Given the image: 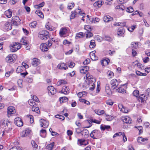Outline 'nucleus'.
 Here are the masks:
<instances>
[{"instance_id":"1","label":"nucleus","mask_w":150,"mask_h":150,"mask_svg":"<svg viewBox=\"0 0 150 150\" xmlns=\"http://www.w3.org/2000/svg\"><path fill=\"white\" fill-rule=\"evenodd\" d=\"M1 127L4 128V131H3L4 134L5 133H8L11 130V123L8 120H2L1 122Z\"/></svg>"},{"instance_id":"2","label":"nucleus","mask_w":150,"mask_h":150,"mask_svg":"<svg viewBox=\"0 0 150 150\" xmlns=\"http://www.w3.org/2000/svg\"><path fill=\"white\" fill-rule=\"evenodd\" d=\"M49 33L48 31L45 30H43L40 31L38 33L39 38L42 40H46L49 37Z\"/></svg>"},{"instance_id":"3","label":"nucleus","mask_w":150,"mask_h":150,"mask_svg":"<svg viewBox=\"0 0 150 150\" xmlns=\"http://www.w3.org/2000/svg\"><path fill=\"white\" fill-rule=\"evenodd\" d=\"M10 50L11 52H14L20 49L21 46L20 43L13 42L9 46Z\"/></svg>"},{"instance_id":"4","label":"nucleus","mask_w":150,"mask_h":150,"mask_svg":"<svg viewBox=\"0 0 150 150\" xmlns=\"http://www.w3.org/2000/svg\"><path fill=\"white\" fill-rule=\"evenodd\" d=\"M69 29L66 27L62 28L59 32V35L61 37H65L68 35Z\"/></svg>"},{"instance_id":"5","label":"nucleus","mask_w":150,"mask_h":150,"mask_svg":"<svg viewBox=\"0 0 150 150\" xmlns=\"http://www.w3.org/2000/svg\"><path fill=\"white\" fill-rule=\"evenodd\" d=\"M77 13L79 14L81 16H83L85 15V13H82L81 11H80L79 9L76 10L74 11L71 12V15L70 16V19H73L74 18L76 17V14Z\"/></svg>"},{"instance_id":"6","label":"nucleus","mask_w":150,"mask_h":150,"mask_svg":"<svg viewBox=\"0 0 150 150\" xmlns=\"http://www.w3.org/2000/svg\"><path fill=\"white\" fill-rule=\"evenodd\" d=\"M16 56L15 54H11L8 55L6 58V62L8 63H11L15 59V57Z\"/></svg>"},{"instance_id":"7","label":"nucleus","mask_w":150,"mask_h":150,"mask_svg":"<svg viewBox=\"0 0 150 150\" xmlns=\"http://www.w3.org/2000/svg\"><path fill=\"white\" fill-rule=\"evenodd\" d=\"M14 123L18 126L20 127L23 125V122L21 118L17 117L14 119Z\"/></svg>"},{"instance_id":"8","label":"nucleus","mask_w":150,"mask_h":150,"mask_svg":"<svg viewBox=\"0 0 150 150\" xmlns=\"http://www.w3.org/2000/svg\"><path fill=\"white\" fill-rule=\"evenodd\" d=\"M40 122L41 126L44 128H47L49 124L48 122L44 119H40Z\"/></svg>"},{"instance_id":"9","label":"nucleus","mask_w":150,"mask_h":150,"mask_svg":"<svg viewBox=\"0 0 150 150\" xmlns=\"http://www.w3.org/2000/svg\"><path fill=\"white\" fill-rule=\"evenodd\" d=\"M49 93H50L52 95H54L56 93V89H55L52 86H49L47 88Z\"/></svg>"},{"instance_id":"10","label":"nucleus","mask_w":150,"mask_h":150,"mask_svg":"<svg viewBox=\"0 0 150 150\" xmlns=\"http://www.w3.org/2000/svg\"><path fill=\"white\" fill-rule=\"evenodd\" d=\"M93 80L92 81H91V82H89V90L91 91H93L95 88V83L96 81V78H93L92 79Z\"/></svg>"},{"instance_id":"11","label":"nucleus","mask_w":150,"mask_h":150,"mask_svg":"<svg viewBox=\"0 0 150 150\" xmlns=\"http://www.w3.org/2000/svg\"><path fill=\"white\" fill-rule=\"evenodd\" d=\"M21 20L19 17L17 16H15L13 17V19L12 20V22L13 23L16 25H17L19 23Z\"/></svg>"},{"instance_id":"12","label":"nucleus","mask_w":150,"mask_h":150,"mask_svg":"<svg viewBox=\"0 0 150 150\" xmlns=\"http://www.w3.org/2000/svg\"><path fill=\"white\" fill-rule=\"evenodd\" d=\"M16 110L14 107L13 106H10L8 107L7 113L8 114H11L15 113Z\"/></svg>"},{"instance_id":"13","label":"nucleus","mask_w":150,"mask_h":150,"mask_svg":"<svg viewBox=\"0 0 150 150\" xmlns=\"http://www.w3.org/2000/svg\"><path fill=\"white\" fill-rule=\"evenodd\" d=\"M110 83L112 86V88L113 89L115 88L118 85V81L115 79L112 80L110 81Z\"/></svg>"},{"instance_id":"14","label":"nucleus","mask_w":150,"mask_h":150,"mask_svg":"<svg viewBox=\"0 0 150 150\" xmlns=\"http://www.w3.org/2000/svg\"><path fill=\"white\" fill-rule=\"evenodd\" d=\"M47 44L45 43H42L40 46V48L43 52L47 51L48 50V47L47 46Z\"/></svg>"},{"instance_id":"15","label":"nucleus","mask_w":150,"mask_h":150,"mask_svg":"<svg viewBox=\"0 0 150 150\" xmlns=\"http://www.w3.org/2000/svg\"><path fill=\"white\" fill-rule=\"evenodd\" d=\"M57 67L60 69H64L65 70L67 69L68 68V67L66 64L64 63H60L59 64Z\"/></svg>"},{"instance_id":"16","label":"nucleus","mask_w":150,"mask_h":150,"mask_svg":"<svg viewBox=\"0 0 150 150\" xmlns=\"http://www.w3.org/2000/svg\"><path fill=\"white\" fill-rule=\"evenodd\" d=\"M125 32V30L123 27H120L118 29L117 35L120 36H122Z\"/></svg>"},{"instance_id":"17","label":"nucleus","mask_w":150,"mask_h":150,"mask_svg":"<svg viewBox=\"0 0 150 150\" xmlns=\"http://www.w3.org/2000/svg\"><path fill=\"white\" fill-rule=\"evenodd\" d=\"M59 93L66 94L69 93V88L67 87L64 86L63 87L62 90L59 91Z\"/></svg>"},{"instance_id":"18","label":"nucleus","mask_w":150,"mask_h":150,"mask_svg":"<svg viewBox=\"0 0 150 150\" xmlns=\"http://www.w3.org/2000/svg\"><path fill=\"white\" fill-rule=\"evenodd\" d=\"M89 69V67L87 66L81 67L80 68V72L82 74H86Z\"/></svg>"},{"instance_id":"19","label":"nucleus","mask_w":150,"mask_h":150,"mask_svg":"<svg viewBox=\"0 0 150 150\" xmlns=\"http://www.w3.org/2000/svg\"><path fill=\"white\" fill-rule=\"evenodd\" d=\"M122 120L124 122L126 123H132V120L131 118L128 116H126L123 117Z\"/></svg>"},{"instance_id":"20","label":"nucleus","mask_w":150,"mask_h":150,"mask_svg":"<svg viewBox=\"0 0 150 150\" xmlns=\"http://www.w3.org/2000/svg\"><path fill=\"white\" fill-rule=\"evenodd\" d=\"M45 26L47 29L51 31L55 29V28L52 26L49 22L46 23Z\"/></svg>"},{"instance_id":"21","label":"nucleus","mask_w":150,"mask_h":150,"mask_svg":"<svg viewBox=\"0 0 150 150\" xmlns=\"http://www.w3.org/2000/svg\"><path fill=\"white\" fill-rule=\"evenodd\" d=\"M31 132V130L29 129H27L22 132L21 137H25L28 135Z\"/></svg>"},{"instance_id":"22","label":"nucleus","mask_w":150,"mask_h":150,"mask_svg":"<svg viewBox=\"0 0 150 150\" xmlns=\"http://www.w3.org/2000/svg\"><path fill=\"white\" fill-rule=\"evenodd\" d=\"M40 64V60L39 59L34 58L33 59L32 64L34 66H36Z\"/></svg>"},{"instance_id":"23","label":"nucleus","mask_w":150,"mask_h":150,"mask_svg":"<svg viewBox=\"0 0 150 150\" xmlns=\"http://www.w3.org/2000/svg\"><path fill=\"white\" fill-rule=\"evenodd\" d=\"M4 25L5 28L8 30H10L12 28L11 23L9 22H6Z\"/></svg>"},{"instance_id":"24","label":"nucleus","mask_w":150,"mask_h":150,"mask_svg":"<svg viewBox=\"0 0 150 150\" xmlns=\"http://www.w3.org/2000/svg\"><path fill=\"white\" fill-rule=\"evenodd\" d=\"M5 14L6 16L8 18H10L12 16V12L11 9H9L6 11L5 12Z\"/></svg>"},{"instance_id":"25","label":"nucleus","mask_w":150,"mask_h":150,"mask_svg":"<svg viewBox=\"0 0 150 150\" xmlns=\"http://www.w3.org/2000/svg\"><path fill=\"white\" fill-rule=\"evenodd\" d=\"M68 100V99L66 97H62L59 98V101L61 103L66 102Z\"/></svg>"},{"instance_id":"26","label":"nucleus","mask_w":150,"mask_h":150,"mask_svg":"<svg viewBox=\"0 0 150 150\" xmlns=\"http://www.w3.org/2000/svg\"><path fill=\"white\" fill-rule=\"evenodd\" d=\"M105 91L106 93L108 95L111 94V91L109 84H106L105 86Z\"/></svg>"},{"instance_id":"27","label":"nucleus","mask_w":150,"mask_h":150,"mask_svg":"<svg viewBox=\"0 0 150 150\" xmlns=\"http://www.w3.org/2000/svg\"><path fill=\"white\" fill-rule=\"evenodd\" d=\"M110 16L109 15L105 16L104 17L103 20L105 22H107L109 21H112L113 18L112 17L110 18Z\"/></svg>"},{"instance_id":"28","label":"nucleus","mask_w":150,"mask_h":150,"mask_svg":"<svg viewBox=\"0 0 150 150\" xmlns=\"http://www.w3.org/2000/svg\"><path fill=\"white\" fill-rule=\"evenodd\" d=\"M98 132V131L96 130H93L90 134L91 137L93 139H96V138L94 137V136L96 135L97 134Z\"/></svg>"},{"instance_id":"29","label":"nucleus","mask_w":150,"mask_h":150,"mask_svg":"<svg viewBox=\"0 0 150 150\" xmlns=\"http://www.w3.org/2000/svg\"><path fill=\"white\" fill-rule=\"evenodd\" d=\"M78 141L79 142L81 145H86L88 144V141L87 140H82L81 139H79Z\"/></svg>"},{"instance_id":"30","label":"nucleus","mask_w":150,"mask_h":150,"mask_svg":"<svg viewBox=\"0 0 150 150\" xmlns=\"http://www.w3.org/2000/svg\"><path fill=\"white\" fill-rule=\"evenodd\" d=\"M35 13L40 18H43L44 15L40 10L37 9L35 11Z\"/></svg>"},{"instance_id":"31","label":"nucleus","mask_w":150,"mask_h":150,"mask_svg":"<svg viewBox=\"0 0 150 150\" xmlns=\"http://www.w3.org/2000/svg\"><path fill=\"white\" fill-rule=\"evenodd\" d=\"M46 134V130L45 129H41L40 131V134L42 137H45Z\"/></svg>"},{"instance_id":"32","label":"nucleus","mask_w":150,"mask_h":150,"mask_svg":"<svg viewBox=\"0 0 150 150\" xmlns=\"http://www.w3.org/2000/svg\"><path fill=\"white\" fill-rule=\"evenodd\" d=\"M54 142H52V143L48 144L46 146V148L49 150H51L54 146Z\"/></svg>"},{"instance_id":"33","label":"nucleus","mask_w":150,"mask_h":150,"mask_svg":"<svg viewBox=\"0 0 150 150\" xmlns=\"http://www.w3.org/2000/svg\"><path fill=\"white\" fill-rule=\"evenodd\" d=\"M144 96V97L145 98L146 97V96L144 95V94L141 95L138 99V100L139 102H144V101L145 100V99H144V98H143L142 97V96Z\"/></svg>"},{"instance_id":"34","label":"nucleus","mask_w":150,"mask_h":150,"mask_svg":"<svg viewBox=\"0 0 150 150\" xmlns=\"http://www.w3.org/2000/svg\"><path fill=\"white\" fill-rule=\"evenodd\" d=\"M102 2L101 1H97L93 4V6H98V7H100L101 6L102 4Z\"/></svg>"},{"instance_id":"35","label":"nucleus","mask_w":150,"mask_h":150,"mask_svg":"<svg viewBox=\"0 0 150 150\" xmlns=\"http://www.w3.org/2000/svg\"><path fill=\"white\" fill-rule=\"evenodd\" d=\"M92 75H90L89 73H87L86 74V78L88 80L89 82H91L93 80L92 79L94 78H92Z\"/></svg>"},{"instance_id":"36","label":"nucleus","mask_w":150,"mask_h":150,"mask_svg":"<svg viewBox=\"0 0 150 150\" xmlns=\"http://www.w3.org/2000/svg\"><path fill=\"white\" fill-rule=\"evenodd\" d=\"M96 46L95 41L94 40H91L90 42V45L89 46V47L91 48H93Z\"/></svg>"},{"instance_id":"37","label":"nucleus","mask_w":150,"mask_h":150,"mask_svg":"<svg viewBox=\"0 0 150 150\" xmlns=\"http://www.w3.org/2000/svg\"><path fill=\"white\" fill-rule=\"evenodd\" d=\"M28 103L31 106H33V107H34L35 106H36V103L34 101V100H33L32 99L29 100H28Z\"/></svg>"},{"instance_id":"38","label":"nucleus","mask_w":150,"mask_h":150,"mask_svg":"<svg viewBox=\"0 0 150 150\" xmlns=\"http://www.w3.org/2000/svg\"><path fill=\"white\" fill-rule=\"evenodd\" d=\"M23 69V66H19L17 67L16 72L17 73H21Z\"/></svg>"},{"instance_id":"39","label":"nucleus","mask_w":150,"mask_h":150,"mask_svg":"<svg viewBox=\"0 0 150 150\" xmlns=\"http://www.w3.org/2000/svg\"><path fill=\"white\" fill-rule=\"evenodd\" d=\"M37 24V22L34 21L30 24L29 26L31 28H35L36 27Z\"/></svg>"},{"instance_id":"40","label":"nucleus","mask_w":150,"mask_h":150,"mask_svg":"<svg viewBox=\"0 0 150 150\" xmlns=\"http://www.w3.org/2000/svg\"><path fill=\"white\" fill-rule=\"evenodd\" d=\"M117 91L119 93H125L126 91L122 87H119L117 89Z\"/></svg>"},{"instance_id":"41","label":"nucleus","mask_w":150,"mask_h":150,"mask_svg":"<svg viewBox=\"0 0 150 150\" xmlns=\"http://www.w3.org/2000/svg\"><path fill=\"white\" fill-rule=\"evenodd\" d=\"M44 4L45 3L44 2L41 3L38 5L35 6V8H36L39 9L43 7L44 6Z\"/></svg>"},{"instance_id":"42","label":"nucleus","mask_w":150,"mask_h":150,"mask_svg":"<svg viewBox=\"0 0 150 150\" xmlns=\"http://www.w3.org/2000/svg\"><path fill=\"white\" fill-rule=\"evenodd\" d=\"M32 111L36 112L37 113H39L40 112V110L38 107H32L31 108Z\"/></svg>"},{"instance_id":"43","label":"nucleus","mask_w":150,"mask_h":150,"mask_svg":"<svg viewBox=\"0 0 150 150\" xmlns=\"http://www.w3.org/2000/svg\"><path fill=\"white\" fill-rule=\"evenodd\" d=\"M74 4L73 3H71L68 4L67 8L69 10L71 9L74 6Z\"/></svg>"},{"instance_id":"44","label":"nucleus","mask_w":150,"mask_h":150,"mask_svg":"<svg viewBox=\"0 0 150 150\" xmlns=\"http://www.w3.org/2000/svg\"><path fill=\"white\" fill-rule=\"evenodd\" d=\"M66 82L64 80H60V81H58L57 83V86H59L60 85H62V84H65V83Z\"/></svg>"},{"instance_id":"45","label":"nucleus","mask_w":150,"mask_h":150,"mask_svg":"<svg viewBox=\"0 0 150 150\" xmlns=\"http://www.w3.org/2000/svg\"><path fill=\"white\" fill-rule=\"evenodd\" d=\"M79 100L80 102L84 103L88 105H89L90 104V102L88 101L85 99H79Z\"/></svg>"},{"instance_id":"46","label":"nucleus","mask_w":150,"mask_h":150,"mask_svg":"<svg viewBox=\"0 0 150 150\" xmlns=\"http://www.w3.org/2000/svg\"><path fill=\"white\" fill-rule=\"evenodd\" d=\"M134 11L133 8L132 7H129L127 8L126 11L129 13H131L132 12Z\"/></svg>"},{"instance_id":"47","label":"nucleus","mask_w":150,"mask_h":150,"mask_svg":"<svg viewBox=\"0 0 150 150\" xmlns=\"http://www.w3.org/2000/svg\"><path fill=\"white\" fill-rule=\"evenodd\" d=\"M89 134L88 131L86 129H84L82 132V135L84 134V135L88 136Z\"/></svg>"},{"instance_id":"48","label":"nucleus","mask_w":150,"mask_h":150,"mask_svg":"<svg viewBox=\"0 0 150 150\" xmlns=\"http://www.w3.org/2000/svg\"><path fill=\"white\" fill-rule=\"evenodd\" d=\"M83 37V33L81 32L76 35V39H78V38H81Z\"/></svg>"},{"instance_id":"49","label":"nucleus","mask_w":150,"mask_h":150,"mask_svg":"<svg viewBox=\"0 0 150 150\" xmlns=\"http://www.w3.org/2000/svg\"><path fill=\"white\" fill-rule=\"evenodd\" d=\"M133 94L136 97H138L139 95V91L137 90H134L133 92Z\"/></svg>"},{"instance_id":"50","label":"nucleus","mask_w":150,"mask_h":150,"mask_svg":"<svg viewBox=\"0 0 150 150\" xmlns=\"http://www.w3.org/2000/svg\"><path fill=\"white\" fill-rule=\"evenodd\" d=\"M23 81L21 79H19L17 81V83L18 86L20 88L22 87Z\"/></svg>"},{"instance_id":"51","label":"nucleus","mask_w":150,"mask_h":150,"mask_svg":"<svg viewBox=\"0 0 150 150\" xmlns=\"http://www.w3.org/2000/svg\"><path fill=\"white\" fill-rule=\"evenodd\" d=\"M131 45H132V47L136 49L138 47V45L135 42H132L131 44Z\"/></svg>"},{"instance_id":"52","label":"nucleus","mask_w":150,"mask_h":150,"mask_svg":"<svg viewBox=\"0 0 150 150\" xmlns=\"http://www.w3.org/2000/svg\"><path fill=\"white\" fill-rule=\"evenodd\" d=\"M93 36V34L90 32V31L88 32L86 34V38H90Z\"/></svg>"},{"instance_id":"53","label":"nucleus","mask_w":150,"mask_h":150,"mask_svg":"<svg viewBox=\"0 0 150 150\" xmlns=\"http://www.w3.org/2000/svg\"><path fill=\"white\" fill-rule=\"evenodd\" d=\"M31 144L33 147L34 148H37L38 146V145L35 143L34 141H31Z\"/></svg>"},{"instance_id":"54","label":"nucleus","mask_w":150,"mask_h":150,"mask_svg":"<svg viewBox=\"0 0 150 150\" xmlns=\"http://www.w3.org/2000/svg\"><path fill=\"white\" fill-rule=\"evenodd\" d=\"M10 150H22L21 148L18 146V147H13L10 149Z\"/></svg>"},{"instance_id":"55","label":"nucleus","mask_w":150,"mask_h":150,"mask_svg":"<svg viewBox=\"0 0 150 150\" xmlns=\"http://www.w3.org/2000/svg\"><path fill=\"white\" fill-rule=\"evenodd\" d=\"M136 25H133L131 27H129L128 28V30L130 32H132L136 27Z\"/></svg>"},{"instance_id":"56","label":"nucleus","mask_w":150,"mask_h":150,"mask_svg":"<svg viewBox=\"0 0 150 150\" xmlns=\"http://www.w3.org/2000/svg\"><path fill=\"white\" fill-rule=\"evenodd\" d=\"M84 29L87 31L88 32L90 31L91 30V28L89 25H86L84 28Z\"/></svg>"},{"instance_id":"57","label":"nucleus","mask_w":150,"mask_h":150,"mask_svg":"<svg viewBox=\"0 0 150 150\" xmlns=\"http://www.w3.org/2000/svg\"><path fill=\"white\" fill-rule=\"evenodd\" d=\"M91 122L97 123V124H100V121L98 120H96L92 119H91Z\"/></svg>"},{"instance_id":"58","label":"nucleus","mask_w":150,"mask_h":150,"mask_svg":"<svg viewBox=\"0 0 150 150\" xmlns=\"http://www.w3.org/2000/svg\"><path fill=\"white\" fill-rule=\"evenodd\" d=\"M143 60L144 63H146L149 61V58L147 57L143 58Z\"/></svg>"},{"instance_id":"59","label":"nucleus","mask_w":150,"mask_h":150,"mask_svg":"<svg viewBox=\"0 0 150 150\" xmlns=\"http://www.w3.org/2000/svg\"><path fill=\"white\" fill-rule=\"evenodd\" d=\"M106 119L108 121H110L112 119V117L110 115H107Z\"/></svg>"},{"instance_id":"60","label":"nucleus","mask_w":150,"mask_h":150,"mask_svg":"<svg viewBox=\"0 0 150 150\" xmlns=\"http://www.w3.org/2000/svg\"><path fill=\"white\" fill-rule=\"evenodd\" d=\"M21 42L22 45H25L28 44V42L26 41V40L24 39H22L21 41Z\"/></svg>"},{"instance_id":"61","label":"nucleus","mask_w":150,"mask_h":150,"mask_svg":"<svg viewBox=\"0 0 150 150\" xmlns=\"http://www.w3.org/2000/svg\"><path fill=\"white\" fill-rule=\"evenodd\" d=\"M33 99L32 100H34V101H35L37 102H39V100L38 98L36 96H33Z\"/></svg>"},{"instance_id":"62","label":"nucleus","mask_w":150,"mask_h":150,"mask_svg":"<svg viewBox=\"0 0 150 150\" xmlns=\"http://www.w3.org/2000/svg\"><path fill=\"white\" fill-rule=\"evenodd\" d=\"M90 62V60L89 59H87L85 60L83 62V64H87Z\"/></svg>"},{"instance_id":"63","label":"nucleus","mask_w":150,"mask_h":150,"mask_svg":"<svg viewBox=\"0 0 150 150\" xmlns=\"http://www.w3.org/2000/svg\"><path fill=\"white\" fill-rule=\"evenodd\" d=\"M13 72V71H8L6 73L5 75L6 77H8L11 74H12Z\"/></svg>"},{"instance_id":"64","label":"nucleus","mask_w":150,"mask_h":150,"mask_svg":"<svg viewBox=\"0 0 150 150\" xmlns=\"http://www.w3.org/2000/svg\"><path fill=\"white\" fill-rule=\"evenodd\" d=\"M104 39L105 40L108 41H112V39L110 37L108 36H105L104 38Z\"/></svg>"}]
</instances>
